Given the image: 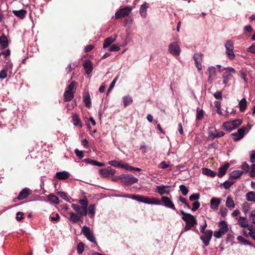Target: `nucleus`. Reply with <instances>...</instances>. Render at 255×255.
I'll use <instances>...</instances> for the list:
<instances>
[{
    "instance_id": "1",
    "label": "nucleus",
    "mask_w": 255,
    "mask_h": 255,
    "mask_svg": "<svg viewBox=\"0 0 255 255\" xmlns=\"http://www.w3.org/2000/svg\"><path fill=\"white\" fill-rule=\"evenodd\" d=\"M130 198L145 204L157 205H160V201L158 199L155 198H149L147 196L137 195H131Z\"/></svg>"
},
{
    "instance_id": "2",
    "label": "nucleus",
    "mask_w": 255,
    "mask_h": 255,
    "mask_svg": "<svg viewBox=\"0 0 255 255\" xmlns=\"http://www.w3.org/2000/svg\"><path fill=\"white\" fill-rule=\"evenodd\" d=\"M223 70H225V72L222 75L223 78V82L224 84L226 85L228 81L232 78V74L236 73V70L232 67L225 68Z\"/></svg>"
},
{
    "instance_id": "3",
    "label": "nucleus",
    "mask_w": 255,
    "mask_h": 255,
    "mask_svg": "<svg viewBox=\"0 0 255 255\" xmlns=\"http://www.w3.org/2000/svg\"><path fill=\"white\" fill-rule=\"evenodd\" d=\"M180 213L182 215V219L186 222L187 225H190L194 226L197 224L195 217L189 213H186L183 210H180Z\"/></svg>"
},
{
    "instance_id": "4",
    "label": "nucleus",
    "mask_w": 255,
    "mask_h": 255,
    "mask_svg": "<svg viewBox=\"0 0 255 255\" xmlns=\"http://www.w3.org/2000/svg\"><path fill=\"white\" fill-rule=\"evenodd\" d=\"M225 46L226 48V53L230 59L233 60L235 57V55L234 53V44L233 42L229 40L226 41Z\"/></svg>"
},
{
    "instance_id": "5",
    "label": "nucleus",
    "mask_w": 255,
    "mask_h": 255,
    "mask_svg": "<svg viewBox=\"0 0 255 255\" xmlns=\"http://www.w3.org/2000/svg\"><path fill=\"white\" fill-rule=\"evenodd\" d=\"M242 121L240 120H235L232 121L227 122L223 125L224 128L227 130H231L241 125Z\"/></svg>"
},
{
    "instance_id": "6",
    "label": "nucleus",
    "mask_w": 255,
    "mask_h": 255,
    "mask_svg": "<svg viewBox=\"0 0 255 255\" xmlns=\"http://www.w3.org/2000/svg\"><path fill=\"white\" fill-rule=\"evenodd\" d=\"M168 50L172 55L175 56H179L181 52L180 47L176 42H173L169 45Z\"/></svg>"
},
{
    "instance_id": "7",
    "label": "nucleus",
    "mask_w": 255,
    "mask_h": 255,
    "mask_svg": "<svg viewBox=\"0 0 255 255\" xmlns=\"http://www.w3.org/2000/svg\"><path fill=\"white\" fill-rule=\"evenodd\" d=\"M246 129V127H243L238 129L236 132L232 133L231 136L233 140L237 141L242 139L244 136Z\"/></svg>"
},
{
    "instance_id": "8",
    "label": "nucleus",
    "mask_w": 255,
    "mask_h": 255,
    "mask_svg": "<svg viewBox=\"0 0 255 255\" xmlns=\"http://www.w3.org/2000/svg\"><path fill=\"white\" fill-rule=\"evenodd\" d=\"M82 233L90 241L92 242H94L95 241L93 234L89 227L84 226L82 229Z\"/></svg>"
},
{
    "instance_id": "9",
    "label": "nucleus",
    "mask_w": 255,
    "mask_h": 255,
    "mask_svg": "<svg viewBox=\"0 0 255 255\" xmlns=\"http://www.w3.org/2000/svg\"><path fill=\"white\" fill-rule=\"evenodd\" d=\"M161 200L163 203V205L167 208H170L174 210H176V208L174 204L169 197L166 196H162L161 197Z\"/></svg>"
},
{
    "instance_id": "10",
    "label": "nucleus",
    "mask_w": 255,
    "mask_h": 255,
    "mask_svg": "<svg viewBox=\"0 0 255 255\" xmlns=\"http://www.w3.org/2000/svg\"><path fill=\"white\" fill-rule=\"evenodd\" d=\"M204 236L201 237V239L202 240L205 246H208L212 238L213 232L211 230H207L205 233Z\"/></svg>"
},
{
    "instance_id": "11",
    "label": "nucleus",
    "mask_w": 255,
    "mask_h": 255,
    "mask_svg": "<svg viewBox=\"0 0 255 255\" xmlns=\"http://www.w3.org/2000/svg\"><path fill=\"white\" fill-rule=\"evenodd\" d=\"M109 164L111 166L121 167L123 169H128V164H124L122 160H112L109 162Z\"/></svg>"
},
{
    "instance_id": "12",
    "label": "nucleus",
    "mask_w": 255,
    "mask_h": 255,
    "mask_svg": "<svg viewBox=\"0 0 255 255\" xmlns=\"http://www.w3.org/2000/svg\"><path fill=\"white\" fill-rule=\"evenodd\" d=\"M78 202L82 205L81 207H82V211L81 212V214L83 215H87L88 213V200L87 199H81Z\"/></svg>"
},
{
    "instance_id": "13",
    "label": "nucleus",
    "mask_w": 255,
    "mask_h": 255,
    "mask_svg": "<svg viewBox=\"0 0 255 255\" xmlns=\"http://www.w3.org/2000/svg\"><path fill=\"white\" fill-rule=\"evenodd\" d=\"M128 15V6L120 9L115 13V17L117 19L122 18Z\"/></svg>"
},
{
    "instance_id": "14",
    "label": "nucleus",
    "mask_w": 255,
    "mask_h": 255,
    "mask_svg": "<svg viewBox=\"0 0 255 255\" xmlns=\"http://www.w3.org/2000/svg\"><path fill=\"white\" fill-rule=\"evenodd\" d=\"M69 214L70 215V220L75 223L81 221L83 216H85L81 215V212H80V214L78 213V214L73 212H70Z\"/></svg>"
},
{
    "instance_id": "15",
    "label": "nucleus",
    "mask_w": 255,
    "mask_h": 255,
    "mask_svg": "<svg viewBox=\"0 0 255 255\" xmlns=\"http://www.w3.org/2000/svg\"><path fill=\"white\" fill-rule=\"evenodd\" d=\"M83 67L87 74L89 75L91 73L93 70V64L90 60H86L83 63Z\"/></svg>"
},
{
    "instance_id": "16",
    "label": "nucleus",
    "mask_w": 255,
    "mask_h": 255,
    "mask_svg": "<svg viewBox=\"0 0 255 255\" xmlns=\"http://www.w3.org/2000/svg\"><path fill=\"white\" fill-rule=\"evenodd\" d=\"M225 133L222 131H218L217 130H214L213 131H210L209 132V138L213 139L215 138H219L224 136Z\"/></svg>"
},
{
    "instance_id": "17",
    "label": "nucleus",
    "mask_w": 255,
    "mask_h": 255,
    "mask_svg": "<svg viewBox=\"0 0 255 255\" xmlns=\"http://www.w3.org/2000/svg\"><path fill=\"white\" fill-rule=\"evenodd\" d=\"M221 199L219 198L213 197L210 201L211 208L217 210L218 208L219 205L221 202Z\"/></svg>"
},
{
    "instance_id": "18",
    "label": "nucleus",
    "mask_w": 255,
    "mask_h": 255,
    "mask_svg": "<svg viewBox=\"0 0 255 255\" xmlns=\"http://www.w3.org/2000/svg\"><path fill=\"white\" fill-rule=\"evenodd\" d=\"M208 71L209 73L208 81L212 83L216 75V68L213 66L209 67L208 68Z\"/></svg>"
},
{
    "instance_id": "19",
    "label": "nucleus",
    "mask_w": 255,
    "mask_h": 255,
    "mask_svg": "<svg viewBox=\"0 0 255 255\" xmlns=\"http://www.w3.org/2000/svg\"><path fill=\"white\" fill-rule=\"evenodd\" d=\"M149 7V4L146 2H144L140 6V9H139V13L141 17H145L147 15L146 11L147 9Z\"/></svg>"
},
{
    "instance_id": "20",
    "label": "nucleus",
    "mask_w": 255,
    "mask_h": 255,
    "mask_svg": "<svg viewBox=\"0 0 255 255\" xmlns=\"http://www.w3.org/2000/svg\"><path fill=\"white\" fill-rule=\"evenodd\" d=\"M117 36L116 35L114 36H111L106 38L104 40L103 43V48H108L112 43H113L116 39Z\"/></svg>"
},
{
    "instance_id": "21",
    "label": "nucleus",
    "mask_w": 255,
    "mask_h": 255,
    "mask_svg": "<svg viewBox=\"0 0 255 255\" xmlns=\"http://www.w3.org/2000/svg\"><path fill=\"white\" fill-rule=\"evenodd\" d=\"M170 186H157L156 187V191L160 195H162L164 194H167L169 192V191L167 190V188H170Z\"/></svg>"
},
{
    "instance_id": "22",
    "label": "nucleus",
    "mask_w": 255,
    "mask_h": 255,
    "mask_svg": "<svg viewBox=\"0 0 255 255\" xmlns=\"http://www.w3.org/2000/svg\"><path fill=\"white\" fill-rule=\"evenodd\" d=\"M29 189L24 188L20 192L17 199L19 200H23L28 196L29 195Z\"/></svg>"
},
{
    "instance_id": "23",
    "label": "nucleus",
    "mask_w": 255,
    "mask_h": 255,
    "mask_svg": "<svg viewBox=\"0 0 255 255\" xmlns=\"http://www.w3.org/2000/svg\"><path fill=\"white\" fill-rule=\"evenodd\" d=\"M70 174L67 171L58 172L56 174V178L60 180H65L69 178Z\"/></svg>"
},
{
    "instance_id": "24",
    "label": "nucleus",
    "mask_w": 255,
    "mask_h": 255,
    "mask_svg": "<svg viewBox=\"0 0 255 255\" xmlns=\"http://www.w3.org/2000/svg\"><path fill=\"white\" fill-rule=\"evenodd\" d=\"M12 13L16 16L23 19L27 13V11L25 9H20L19 10H14L12 11Z\"/></svg>"
},
{
    "instance_id": "25",
    "label": "nucleus",
    "mask_w": 255,
    "mask_h": 255,
    "mask_svg": "<svg viewBox=\"0 0 255 255\" xmlns=\"http://www.w3.org/2000/svg\"><path fill=\"white\" fill-rule=\"evenodd\" d=\"M0 45L2 49L6 48L8 45L7 38L4 34L0 37Z\"/></svg>"
},
{
    "instance_id": "26",
    "label": "nucleus",
    "mask_w": 255,
    "mask_h": 255,
    "mask_svg": "<svg viewBox=\"0 0 255 255\" xmlns=\"http://www.w3.org/2000/svg\"><path fill=\"white\" fill-rule=\"evenodd\" d=\"M229 167V164L228 163H226L225 165H224L223 166L220 167L219 168L218 176L219 177H222L225 174V173L227 172V170L228 168Z\"/></svg>"
},
{
    "instance_id": "27",
    "label": "nucleus",
    "mask_w": 255,
    "mask_h": 255,
    "mask_svg": "<svg viewBox=\"0 0 255 255\" xmlns=\"http://www.w3.org/2000/svg\"><path fill=\"white\" fill-rule=\"evenodd\" d=\"M226 206L230 210H232L235 208V204L231 197L228 196L227 197L226 201Z\"/></svg>"
},
{
    "instance_id": "28",
    "label": "nucleus",
    "mask_w": 255,
    "mask_h": 255,
    "mask_svg": "<svg viewBox=\"0 0 255 255\" xmlns=\"http://www.w3.org/2000/svg\"><path fill=\"white\" fill-rule=\"evenodd\" d=\"M238 224L243 228L249 226L248 221L246 217H240L238 220Z\"/></svg>"
},
{
    "instance_id": "29",
    "label": "nucleus",
    "mask_w": 255,
    "mask_h": 255,
    "mask_svg": "<svg viewBox=\"0 0 255 255\" xmlns=\"http://www.w3.org/2000/svg\"><path fill=\"white\" fill-rule=\"evenodd\" d=\"M83 101L86 107L89 108L91 107L90 96L88 93H86L83 97Z\"/></svg>"
},
{
    "instance_id": "30",
    "label": "nucleus",
    "mask_w": 255,
    "mask_h": 255,
    "mask_svg": "<svg viewBox=\"0 0 255 255\" xmlns=\"http://www.w3.org/2000/svg\"><path fill=\"white\" fill-rule=\"evenodd\" d=\"M219 230H221L222 233H226L228 231V225L226 222L223 221L220 222L219 223Z\"/></svg>"
},
{
    "instance_id": "31",
    "label": "nucleus",
    "mask_w": 255,
    "mask_h": 255,
    "mask_svg": "<svg viewBox=\"0 0 255 255\" xmlns=\"http://www.w3.org/2000/svg\"><path fill=\"white\" fill-rule=\"evenodd\" d=\"M202 173L204 175L214 177L216 175V173L208 168H204L202 169Z\"/></svg>"
},
{
    "instance_id": "32",
    "label": "nucleus",
    "mask_w": 255,
    "mask_h": 255,
    "mask_svg": "<svg viewBox=\"0 0 255 255\" xmlns=\"http://www.w3.org/2000/svg\"><path fill=\"white\" fill-rule=\"evenodd\" d=\"M74 96V94L66 90L64 94V101L68 102L71 101Z\"/></svg>"
},
{
    "instance_id": "33",
    "label": "nucleus",
    "mask_w": 255,
    "mask_h": 255,
    "mask_svg": "<svg viewBox=\"0 0 255 255\" xmlns=\"http://www.w3.org/2000/svg\"><path fill=\"white\" fill-rule=\"evenodd\" d=\"M76 86L77 83L75 82V81H72L68 86L66 91L70 92H72L73 94H74L76 91Z\"/></svg>"
},
{
    "instance_id": "34",
    "label": "nucleus",
    "mask_w": 255,
    "mask_h": 255,
    "mask_svg": "<svg viewBox=\"0 0 255 255\" xmlns=\"http://www.w3.org/2000/svg\"><path fill=\"white\" fill-rule=\"evenodd\" d=\"M240 110L241 112H244L247 108V100L245 98L242 99L239 102Z\"/></svg>"
},
{
    "instance_id": "35",
    "label": "nucleus",
    "mask_w": 255,
    "mask_h": 255,
    "mask_svg": "<svg viewBox=\"0 0 255 255\" xmlns=\"http://www.w3.org/2000/svg\"><path fill=\"white\" fill-rule=\"evenodd\" d=\"M243 173V172L241 170H235L231 173V177L233 179H237L241 177Z\"/></svg>"
},
{
    "instance_id": "36",
    "label": "nucleus",
    "mask_w": 255,
    "mask_h": 255,
    "mask_svg": "<svg viewBox=\"0 0 255 255\" xmlns=\"http://www.w3.org/2000/svg\"><path fill=\"white\" fill-rule=\"evenodd\" d=\"M88 213L90 217L93 218L95 214V206L94 204H91L88 207Z\"/></svg>"
},
{
    "instance_id": "37",
    "label": "nucleus",
    "mask_w": 255,
    "mask_h": 255,
    "mask_svg": "<svg viewBox=\"0 0 255 255\" xmlns=\"http://www.w3.org/2000/svg\"><path fill=\"white\" fill-rule=\"evenodd\" d=\"M246 198L248 201L255 202V193L252 191L247 193Z\"/></svg>"
},
{
    "instance_id": "38",
    "label": "nucleus",
    "mask_w": 255,
    "mask_h": 255,
    "mask_svg": "<svg viewBox=\"0 0 255 255\" xmlns=\"http://www.w3.org/2000/svg\"><path fill=\"white\" fill-rule=\"evenodd\" d=\"M48 199L49 201L55 204H58L59 202L58 198L53 194L49 195L48 196Z\"/></svg>"
},
{
    "instance_id": "39",
    "label": "nucleus",
    "mask_w": 255,
    "mask_h": 255,
    "mask_svg": "<svg viewBox=\"0 0 255 255\" xmlns=\"http://www.w3.org/2000/svg\"><path fill=\"white\" fill-rule=\"evenodd\" d=\"M73 124L75 126H79L80 125L81 127H82V125L81 123V120L79 118L78 116L77 115H75L73 117Z\"/></svg>"
},
{
    "instance_id": "40",
    "label": "nucleus",
    "mask_w": 255,
    "mask_h": 255,
    "mask_svg": "<svg viewBox=\"0 0 255 255\" xmlns=\"http://www.w3.org/2000/svg\"><path fill=\"white\" fill-rule=\"evenodd\" d=\"M203 55L201 53H196L194 56V59L196 63L201 62Z\"/></svg>"
},
{
    "instance_id": "41",
    "label": "nucleus",
    "mask_w": 255,
    "mask_h": 255,
    "mask_svg": "<svg viewBox=\"0 0 255 255\" xmlns=\"http://www.w3.org/2000/svg\"><path fill=\"white\" fill-rule=\"evenodd\" d=\"M242 207L245 213H247L250 210V206L248 202H244L242 205Z\"/></svg>"
},
{
    "instance_id": "42",
    "label": "nucleus",
    "mask_w": 255,
    "mask_h": 255,
    "mask_svg": "<svg viewBox=\"0 0 255 255\" xmlns=\"http://www.w3.org/2000/svg\"><path fill=\"white\" fill-rule=\"evenodd\" d=\"M77 252L78 254H82L84 250V245L83 243L80 242L77 245Z\"/></svg>"
},
{
    "instance_id": "43",
    "label": "nucleus",
    "mask_w": 255,
    "mask_h": 255,
    "mask_svg": "<svg viewBox=\"0 0 255 255\" xmlns=\"http://www.w3.org/2000/svg\"><path fill=\"white\" fill-rule=\"evenodd\" d=\"M71 206L73 209L79 214L82 211V207L78 204H72Z\"/></svg>"
},
{
    "instance_id": "44",
    "label": "nucleus",
    "mask_w": 255,
    "mask_h": 255,
    "mask_svg": "<svg viewBox=\"0 0 255 255\" xmlns=\"http://www.w3.org/2000/svg\"><path fill=\"white\" fill-rule=\"evenodd\" d=\"M179 189L183 195L185 196L188 194V189L184 185H180Z\"/></svg>"
},
{
    "instance_id": "45",
    "label": "nucleus",
    "mask_w": 255,
    "mask_h": 255,
    "mask_svg": "<svg viewBox=\"0 0 255 255\" xmlns=\"http://www.w3.org/2000/svg\"><path fill=\"white\" fill-rule=\"evenodd\" d=\"M137 181V178L133 177L131 175H128V184H132L136 183Z\"/></svg>"
},
{
    "instance_id": "46",
    "label": "nucleus",
    "mask_w": 255,
    "mask_h": 255,
    "mask_svg": "<svg viewBox=\"0 0 255 255\" xmlns=\"http://www.w3.org/2000/svg\"><path fill=\"white\" fill-rule=\"evenodd\" d=\"M200 198V195L198 193H195L191 195L189 197V200L190 201H197Z\"/></svg>"
},
{
    "instance_id": "47",
    "label": "nucleus",
    "mask_w": 255,
    "mask_h": 255,
    "mask_svg": "<svg viewBox=\"0 0 255 255\" xmlns=\"http://www.w3.org/2000/svg\"><path fill=\"white\" fill-rule=\"evenodd\" d=\"M7 69H3L0 72V79H3L6 78L7 74Z\"/></svg>"
},
{
    "instance_id": "48",
    "label": "nucleus",
    "mask_w": 255,
    "mask_h": 255,
    "mask_svg": "<svg viewBox=\"0 0 255 255\" xmlns=\"http://www.w3.org/2000/svg\"><path fill=\"white\" fill-rule=\"evenodd\" d=\"M221 215L222 217H225L227 215L228 210L223 207H221L220 209Z\"/></svg>"
},
{
    "instance_id": "49",
    "label": "nucleus",
    "mask_w": 255,
    "mask_h": 255,
    "mask_svg": "<svg viewBox=\"0 0 255 255\" xmlns=\"http://www.w3.org/2000/svg\"><path fill=\"white\" fill-rule=\"evenodd\" d=\"M75 153L76 155L79 157V159H82L84 156V153L82 151L79 150L78 149H75Z\"/></svg>"
},
{
    "instance_id": "50",
    "label": "nucleus",
    "mask_w": 255,
    "mask_h": 255,
    "mask_svg": "<svg viewBox=\"0 0 255 255\" xmlns=\"http://www.w3.org/2000/svg\"><path fill=\"white\" fill-rule=\"evenodd\" d=\"M250 175L252 177L255 176V164H253L250 167Z\"/></svg>"
},
{
    "instance_id": "51",
    "label": "nucleus",
    "mask_w": 255,
    "mask_h": 255,
    "mask_svg": "<svg viewBox=\"0 0 255 255\" xmlns=\"http://www.w3.org/2000/svg\"><path fill=\"white\" fill-rule=\"evenodd\" d=\"M200 203L198 201H196L193 203V207L192 208V210L193 211H195L200 207Z\"/></svg>"
},
{
    "instance_id": "52",
    "label": "nucleus",
    "mask_w": 255,
    "mask_h": 255,
    "mask_svg": "<svg viewBox=\"0 0 255 255\" xmlns=\"http://www.w3.org/2000/svg\"><path fill=\"white\" fill-rule=\"evenodd\" d=\"M179 200L182 203L184 204L186 207L189 209H191V207L189 205V204L187 203V201H186V199L185 198H183L181 196H180L179 198Z\"/></svg>"
},
{
    "instance_id": "53",
    "label": "nucleus",
    "mask_w": 255,
    "mask_h": 255,
    "mask_svg": "<svg viewBox=\"0 0 255 255\" xmlns=\"http://www.w3.org/2000/svg\"><path fill=\"white\" fill-rule=\"evenodd\" d=\"M99 172L100 174L102 175L104 177H107L110 175L106 168L101 169L100 170Z\"/></svg>"
},
{
    "instance_id": "54",
    "label": "nucleus",
    "mask_w": 255,
    "mask_h": 255,
    "mask_svg": "<svg viewBox=\"0 0 255 255\" xmlns=\"http://www.w3.org/2000/svg\"><path fill=\"white\" fill-rule=\"evenodd\" d=\"M224 234H225V233H222V231L221 230H219V231H215L214 232V236L216 238L219 239V238H221Z\"/></svg>"
},
{
    "instance_id": "55",
    "label": "nucleus",
    "mask_w": 255,
    "mask_h": 255,
    "mask_svg": "<svg viewBox=\"0 0 255 255\" xmlns=\"http://www.w3.org/2000/svg\"><path fill=\"white\" fill-rule=\"evenodd\" d=\"M233 184V181H226L223 183V186L225 189H229Z\"/></svg>"
},
{
    "instance_id": "56",
    "label": "nucleus",
    "mask_w": 255,
    "mask_h": 255,
    "mask_svg": "<svg viewBox=\"0 0 255 255\" xmlns=\"http://www.w3.org/2000/svg\"><path fill=\"white\" fill-rule=\"evenodd\" d=\"M249 218L252 222L255 224V210L251 212Z\"/></svg>"
},
{
    "instance_id": "57",
    "label": "nucleus",
    "mask_w": 255,
    "mask_h": 255,
    "mask_svg": "<svg viewBox=\"0 0 255 255\" xmlns=\"http://www.w3.org/2000/svg\"><path fill=\"white\" fill-rule=\"evenodd\" d=\"M169 165L167 164L165 161H162L159 165V168L161 169H165L168 167Z\"/></svg>"
},
{
    "instance_id": "58",
    "label": "nucleus",
    "mask_w": 255,
    "mask_h": 255,
    "mask_svg": "<svg viewBox=\"0 0 255 255\" xmlns=\"http://www.w3.org/2000/svg\"><path fill=\"white\" fill-rule=\"evenodd\" d=\"M120 50V47L117 45L114 44L109 48L110 51H118Z\"/></svg>"
},
{
    "instance_id": "59",
    "label": "nucleus",
    "mask_w": 255,
    "mask_h": 255,
    "mask_svg": "<svg viewBox=\"0 0 255 255\" xmlns=\"http://www.w3.org/2000/svg\"><path fill=\"white\" fill-rule=\"evenodd\" d=\"M23 213L22 212H18L17 213H16V219L18 221H21L22 219H23Z\"/></svg>"
},
{
    "instance_id": "60",
    "label": "nucleus",
    "mask_w": 255,
    "mask_h": 255,
    "mask_svg": "<svg viewBox=\"0 0 255 255\" xmlns=\"http://www.w3.org/2000/svg\"><path fill=\"white\" fill-rule=\"evenodd\" d=\"M57 194L59 196H60L62 198H63L64 200L67 199V194L64 192L62 191H59L57 192Z\"/></svg>"
},
{
    "instance_id": "61",
    "label": "nucleus",
    "mask_w": 255,
    "mask_h": 255,
    "mask_svg": "<svg viewBox=\"0 0 255 255\" xmlns=\"http://www.w3.org/2000/svg\"><path fill=\"white\" fill-rule=\"evenodd\" d=\"M214 97L216 99L218 100L222 99V94L221 92H217L214 94Z\"/></svg>"
},
{
    "instance_id": "62",
    "label": "nucleus",
    "mask_w": 255,
    "mask_h": 255,
    "mask_svg": "<svg viewBox=\"0 0 255 255\" xmlns=\"http://www.w3.org/2000/svg\"><path fill=\"white\" fill-rule=\"evenodd\" d=\"M250 159L252 163H254L255 162V151L252 150L250 156Z\"/></svg>"
},
{
    "instance_id": "63",
    "label": "nucleus",
    "mask_w": 255,
    "mask_h": 255,
    "mask_svg": "<svg viewBox=\"0 0 255 255\" xmlns=\"http://www.w3.org/2000/svg\"><path fill=\"white\" fill-rule=\"evenodd\" d=\"M248 51L252 53L255 54V44H253L250 46L248 49Z\"/></svg>"
},
{
    "instance_id": "64",
    "label": "nucleus",
    "mask_w": 255,
    "mask_h": 255,
    "mask_svg": "<svg viewBox=\"0 0 255 255\" xmlns=\"http://www.w3.org/2000/svg\"><path fill=\"white\" fill-rule=\"evenodd\" d=\"M242 168L246 172H249L250 167L248 164L246 162H244L242 165Z\"/></svg>"
}]
</instances>
